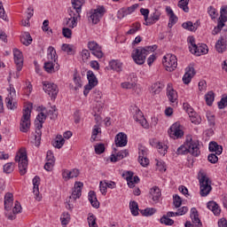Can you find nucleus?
I'll return each mask as SVG.
<instances>
[{
    "label": "nucleus",
    "instance_id": "nucleus-1",
    "mask_svg": "<svg viewBox=\"0 0 227 227\" xmlns=\"http://www.w3.org/2000/svg\"><path fill=\"white\" fill-rule=\"evenodd\" d=\"M176 155H187L191 153L193 157H199L201 152L200 151V141L193 140L192 137H188L184 145L177 148Z\"/></svg>",
    "mask_w": 227,
    "mask_h": 227
},
{
    "label": "nucleus",
    "instance_id": "nucleus-2",
    "mask_svg": "<svg viewBox=\"0 0 227 227\" xmlns=\"http://www.w3.org/2000/svg\"><path fill=\"white\" fill-rule=\"evenodd\" d=\"M33 109V103H29L23 109V115L20 123V132H29V129H31V111Z\"/></svg>",
    "mask_w": 227,
    "mask_h": 227
},
{
    "label": "nucleus",
    "instance_id": "nucleus-3",
    "mask_svg": "<svg viewBox=\"0 0 227 227\" xmlns=\"http://www.w3.org/2000/svg\"><path fill=\"white\" fill-rule=\"evenodd\" d=\"M104 15H106V7L99 5L96 9H91L89 12L88 19L92 24H98Z\"/></svg>",
    "mask_w": 227,
    "mask_h": 227
},
{
    "label": "nucleus",
    "instance_id": "nucleus-4",
    "mask_svg": "<svg viewBox=\"0 0 227 227\" xmlns=\"http://www.w3.org/2000/svg\"><path fill=\"white\" fill-rule=\"evenodd\" d=\"M15 162H19V170L21 176L27 173V152L20 150V154L15 156Z\"/></svg>",
    "mask_w": 227,
    "mask_h": 227
},
{
    "label": "nucleus",
    "instance_id": "nucleus-5",
    "mask_svg": "<svg viewBox=\"0 0 227 227\" xmlns=\"http://www.w3.org/2000/svg\"><path fill=\"white\" fill-rule=\"evenodd\" d=\"M84 3V0H72L73 9L69 8L68 10L70 19H74L75 20H77V19H81V12Z\"/></svg>",
    "mask_w": 227,
    "mask_h": 227
},
{
    "label": "nucleus",
    "instance_id": "nucleus-6",
    "mask_svg": "<svg viewBox=\"0 0 227 227\" xmlns=\"http://www.w3.org/2000/svg\"><path fill=\"white\" fill-rule=\"evenodd\" d=\"M199 181L200 185V196L205 198V196H208L212 191V181H210V178L204 174H201V177Z\"/></svg>",
    "mask_w": 227,
    "mask_h": 227
},
{
    "label": "nucleus",
    "instance_id": "nucleus-7",
    "mask_svg": "<svg viewBox=\"0 0 227 227\" xmlns=\"http://www.w3.org/2000/svg\"><path fill=\"white\" fill-rule=\"evenodd\" d=\"M162 63L166 67L167 72H174V70L178 67V59H176V56L173 54L164 56Z\"/></svg>",
    "mask_w": 227,
    "mask_h": 227
},
{
    "label": "nucleus",
    "instance_id": "nucleus-8",
    "mask_svg": "<svg viewBox=\"0 0 227 227\" xmlns=\"http://www.w3.org/2000/svg\"><path fill=\"white\" fill-rule=\"evenodd\" d=\"M131 56L137 65H145V61H146V56H148V53L144 47H139L133 51Z\"/></svg>",
    "mask_w": 227,
    "mask_h": 227
},
{
    "label": "nucleus",
    "instance_id": "nucleus-9",
    "mask_svg": "<svg viewBox=\"0 0 227 227\" xmlns=\"http://www.w3.org/2000/svg\"><path fill=\"white\" fill-rule=\"evenodd\" d=\"M87 78H88L89 83L84 86V90H83V95L85 97H88V94L90 93V91H91V90H93V88H95V86L98 84V80L97 79V76L95 75L93 71L90 70L87 72Z\"/></svg>",
    "mask_w": 227,
    "mask_h": 227
},
{
    "label": "nucleus",
    "instance_id": "nucleus-10",
    "mask_svg": "<svg viewBox=\"0 0 227 227\" xmlns=\"http://www.w3.org/2000/svg\"><path fill=\"white\" fill-rule=\"evenodd\" d=\"M43 90L49 95V97H51V100H56V97H58V93H59L58 85L50 82H43Z\"/></svg>",
    "mask_w": 227,
    "mask_h": 227
},
{
    "label": "nucleus",
    "instance_id": "nucleus-11",
    "mask_svg": "<svg viewBox=\"0 0 227 227\" xmlns=\"http://www.w3.org/2000/svg\"><path fill=\"white\" fill-rule=\"evenodd\" d=\"M168 133L172 139H180L184 137V130H182V125L180 122H175L172 124Z\"/></svg>",
    "mask_w": 227,
    "mask_h": 227
},
{
    "label": "nucleus",
    "instance_id": "nucleus-12",
    "mask_svg": "<svg viewBox=\"0 0 227 227\" xmlns=\"http://www.w3.org/2000/svg\"><path fill=\"white\" fill-rule=\"evenodd\" d=\"M122 177L126 179L128 182V186L130 189H133V187H136V184H139V176H135L134 172L132 171H126L122 174Z\"/></svg>",
    "mask_w": 227,
    "mask_h": 227
},
{
    "label": "nucleus",
    "instance_id": "nucleus-13",
    "mask_svg": "<svg viewBox=\"0 0 227 227\" xmlns=\"http://www.w3.org/2000/svg\"><path fill=\"white\" fill-rule=\"evenodd\" d=\"M190 52L195 56H201V54H208V46L205 43L194 44L193 48L189 46Z\"/></svg>",
    "mask_w": 227,
    "mask_h": 227
},
{
    "label": "nucleus",
    "instance_id": "nucleus-14",
    "mask_svg": "<svg viewBox=\"0 0 227 227\" xmlns=\"http://www.w3.org/2000/svg\"><path fill=\"white\" fill-rule=\"evenodd\" d=\"M88 47L90 51H91V53L93 56L100 59L101 58H104V52H102V47L98 45V43L95 41H90L88 43Z\"/></svg>",
    "mask_w": 227,
    "mask_h": 227
},
{
    "label": "nucleus",
    "instance_id": "nucleus-15",
    "mask_svg": "<svg viewBox=\"0 0 227 227\" xmlns=\"http://www.w3.org/2000/svg\"><path fill=\"white\" fill-rule=\"evenodd\" d=\"M148 149L146 147H141L138 152V162L143 168H146L150 164L148 160Z\"/></svg>",
    "mask_w": 227,
    "mask_h": 227
},
{
    "label": "nucleus",
    "instance_id": "nucleus-16",
    "mask_svg": "<svg viewBox=\"0 0 227 227\" xmlns=\"http://www.w3.org/2000/svg\"><path fill=\"white\" fill-rule=\"evenodd\" d=\"M13 55L17 70L18 72H20V70H22V67H24V56L19 49H14Z\"/></svg>",
    "mask_w": 227,
    "mask_h": 227
},
{
    "label": "nucleus",
    "instance_id": "nucleus-17",
    "mask_svg": "<svg viewBox=\"0 0 227 227\" xmlns=\"http://www.w3.org/2000/svg\"><path fill=\"white\" fill-rule=\"evenodd\" d=\"M84 186V184L82 182H76L74 186V190L72 192L71 196L69 197V200H72L75 201L76 200H79L82 194V187Z\"/></svg>",
    "mask_w": 227,
    "mask_h": 227
},
{
    "label": "nucleus",
    "instance_id": "nucleus-18",
    "mask_svg": "<svg viewBox=\"0 0 227 227\" xmlns=\"http://www.w3.org/2000/svg\"><path fill=\"white\" fill-rule=\"evenodd\" d=\"M80 173L81 172L77 168H73L71 170L63 169L62 170V177L64 178V180L66 182H67V180H72V178H77V176H79Z\"/></svg>",
    "mask_w": 227,
    "mask_h": 227
},
{
    "label": "nucleus",
    "instance_id": "nucleus-19",
    "mask_svg": "<svg viewBox=\"0 0 227 227\" xmlns=\"http://www.w3.org/2000/svg\"><path fill=\"white\" fill-rule=\"evenodd\" d=\"M160 15H162V12L155 9L153 12L150 14V17L148 18L147 22L144 23L145 26H153V24H156V22H159V20H160Z\"/></svg>",
    "mask_w": 227,
    "mask_h": 227
},
{
    "label": "nucleus",
    "instance_id": "nucleus-20",
    "mask_svg": "<svg viewBox=\"0 0 227 227\" xmlns=\"http://www.w3.org/2000/svg\"><path fill=\"white\" fill-rule=\"evenodd\" d=\"M194 75H196V71L194 70V67L190 65L188 67L185 68V74L183 76V82L184 84H189Z\"/></svg>",
    "mask_w": 227,
    "mask_h": 227
},
{
    "label": "nucleus",
    "instance_id": "nucleus-21",
    "mask_svg": "<svg viewBox=\"0 0 227 227\" xmlns=\"http://www.w3.org/2000/svg\"><path fill=\"white\" fill-rule=\"evenodd\" d=\"M115 146L117 147H123V146H127V143H129L128 137H127V134L123 133V132H120L119 134H117L115 136Z\"/></svg>",
    "mask_w": 227,
    "mask_h": 227
},
{
    "label": "nucleus",
    "instance_id": "nucleus-22",
    "mask_svg": "<svg viewBox=\"0 0 227 227\" xmlns=\"http://www.w3.org/2000/svg\"><path fill=\"white\" fill-rule=\"evenodd\" d=\"M42 129H43V122L35 121V146H39L42 141Z\"/></svg>",
    "mask_w": 227,
    "mask_h": 227
},
{
    "label": "nucleus",
    "instance_id": "nucleus-23",
    "mask_svg": "<svg viewBox=\"0 0 227 227\" xmlns=\"http://www.w3.org/2000/svg\"><path fill=\"white\" fill-rule=\"evenodd\" d=\"M166 12L168 15H169L168 27H169L171 29V27H173V26H175V24H176V22H178V17H176V15L173 12V9H171L170 6L166 7Z\"/></svg>",
    "mask_w": 227,
    "mask_h": 227
},
{
    "label": "nucleus",
    "instance_id": "nucleus-24",
    "mask_svg": "<svg viewBox=\"0 0 227 227\" xmlns=\"http://www.w3.org/2000/svg\"><path fill=\"white\" fill-rule=\"evenodd\" d=\"M190 217L192 219V223H193L196 227L203 226V223H201V220L200 219V214L198 213V209H196V207H192L191 209Z\"/></svg>",
    "mask_w": 227,
    "mask_h": 227
},
{
    "label": "nucleus",
    "instance_id": "nucleus-25",
    "mask_svg": "<svg viewBox=\"0 0 227 227\" xmlns=\"http://www.w3.org/2000/svg\"><path fill=\"white\" fill-rule=\"evenodd\" d=\"M33 185H34V194L35 196V200L37 201H41L42 200V196H40V176H35L34 178H33Z\"/></svg>",
    "mask_w": 227,
    "mask_h": 227
},
{
    "label": "nucleus",
    "instance_id": "nucleus-26",
    "mask_svg": "<svg viewBox=\"0 0 227 227\" xmlns=\"http://www.w3.org/2000/svg\"><path fill=\"white\" fill-rule=\"evenodd\" d=\"M137 8H139V4H135L128 7L127 9L122 10V12H119L117 17H118V19H123V17H125V15L134 13V12H136V10H137Z\"/></svg>",
    "mask_w": 227,
    "mask_h": 227
},
{
    "label": "nucleus",
    "instance_id": "nucleus-27",
    "mask_svg": "<svg viewBox=\"0 0 227 227\" xmlns=\"http://www.w3.org/2000/svg\"><path fill=\"white\" fill-rule=\"evenodd\" d=\"M89 201L93 208H100V202L97 199V193L94 191H90L88 195Z\"/></svg>",
    "mask_w": 227,
    "mask_h": 227
},
{
    "label": "nucleus",
    "instance_id": "nucleus-28",
    "mask_svg": "<svg viewBox=\"0 0 227 227\" xmlns=\"http://www.w3.org/2000/svg\"><path fill=\"white\" fill-rule=\"evenodd\" d=\"M129 155V150H122L116 153V155L112 154L110 157L111 162H118V160H121V159H125Z\"/></svg>",
    "mask_w": 227,
    "mask_h": 227
},
{
    "label": "nucleus",
    "instance_id": "nucleus-29",
    "mask_svg": "<svg viewBox=\"0 0 227 227\" xmlns=\"http://www.w3.org/2000/svg\"><path fill=\"white\" fill-rule=\"evenodd\" d=\"M167 97L172 104H175L176 100H178V94L176 93V90L171 89V86L168 84L167 88Z\"/></svg>",
    "mask_w": 227,
    "mask_h": 227
},
{
    "label": "nucleus",
    "instance_id": "nucleus-30",
    "mask_svg": "<svg viewBox=\"0 0 227 227\" xmlns=\"http://www.w3.org/2000/svg\"><path fill=\"white\" fill-rule=\"evenodd\" d=\"M208 149L209 152H215L216 155L223 153V145H220L217 142H210Z\"/></svg>",
    "mask_w": 227,
    "mask_h": 227
},
{
    "label": "nucleus",
    "instance_id": "nucleus-31",
    "mask_svg": "<svg viewBox=\"0 0 227 227\" xmlns=\"http://www.w3.org/2000/svg\"><path fill=\"white\" fill-rule=\"evenodd\" d=\"M162 90H164V83L157 82L152 85L151 93L152 95H159Z\"/></svg>",
    "mask_w": 227,
    "mask_h": 227
},
{
    "label": "nucleus",
    "instance_id": "nucleus-32",
    "mask_svg": "<svg viewBox=\"0 0 227 227\" xmlns=\"http://www.w3.org/2000/svg\"><path fill=\"white\" fill-rule=\"evenodd\" d=\"M20 42L23 45H31L33 43V37H31V34L29 32H25L20 36Z\"/></svg>",
    "mask_w": 227,
    "mask_h": 227
},
{
    "label": "nucleus",
    "instance_id": "nucleus-33",
    "mask_svg": "<svg viewBox=\"0 0 227 227\" xmlns=\"http://www.w3.org/2000/svg\"><path fill=\"white\" fill-rule=\"evenodd\" d=\"M207 207L209 210H212L215 215H219L221 214V207H219V205H217L215 201L211 200L207 202Z\"/></svg>",
    "mask_w": 227,
    "mask_h": 227
},
{
    "label": "nucleus",
    "instance_id": "nucleus-34",
    "mask_svg": "<svg viewBox=\"0 0 227 227\" xmlns=\"http://www.w3.org/2000/svg\"><path fill=\"white\" fill-rule=\"evenodd\" d=\"M150 194L152 195L153 201H155L156 203L159 201L160 196L162 195L160 189L157 186H154L151 189Z\"/></svg>",
    "mask_w": 227,
    "mask_h": 227
},
{
    "label": "nucleus",
    "instance_id": "nucleus-35",
    "mask_svg": "<svg viewBox=\"0 0 227 227\" xmlns=\"http://www.w3.org/2000/svg\"><path fill=\"white\" fill-rule=\"evenodd\" d=\"M215 49L217 52H220V53H223L226 51V40H224V37L221 36L220 40L216 42Z\"/></svg>",
    "mask_w": 227,
    "mask_h": 227
},
{
    "label": "nucleus",
    "instance_id": "nucleus-36",
    "mask_svg": "<svg viewBox=\"0 0 227 227\" xmlns=\"http://www.w3.org/2000/svg\"><path fill=\"white\" fill-rule=\"evenodd\" d=\"M47 58L48 59L54 61V63L58 61V54L56 53V49H54V47L49 46Z\"/></svg>",
    "mask_w": 227,
    "mask_h": 227
},
{
    "label": "nucleus",
    "instance_id": "nucleus-37",
    "mask_svg": "<svg viewBox=\"0 0 227 227\" xmlns=\"http://www.w3.org/2000/svg\"><path fill=\"white\" fill-rule=\"evenodd\" d=\"M63 145H65V138L63 136L57 135L56 139L52 142V145L54 148H63Z\"/></svg>",
    "mask_w": 227,
    "mask_h": 227
},
{
    "label": "nucleus",
    "instance_id": "nucleus-38",
    "mask_svg": "<svg viewBox=\"0 0 227 227\" xmlns=\"http://www.w3.org/2000/svg\"><path fill=\"white\" fill-rule=\"evenodd\" d=\"M129 210L132 215H139V205H137V202H136V200L129 202Z\"/></svg>",
    "mask_w": 227,
    "mask_h": 227
},
{
    "label": "nucleus",
    "instance_id": "nucleus-39",
    "mask_svg": "<svg viewBox=\"0 0 227 227\" xmlns=\"http://www.w3.org/2000/svg\"><path fill=\"white\" fill-rule=\"evenodd\" d=\"M5 103L7 108H9L11 111H15V109H17V102H13V98L12 96H8L5 98Z\"/></svg>",
    "mask_w": 227,
    "mask_h": 227
},
{
    "label": "nucleus",
    "instance_id": "nucleus-40",
    "mask_svg": "<svg viewBox=\"0 0 227 227\" xmlns=\"http://www.w3.org/2000/svg\"><path fill=\"white\" fill-rule=\"evenodd\" d=\"M109 65L112 70H115V72H121L122 64L119 60H112L109 62Z\"/></svg>",
    "mask_w": 227,
    "mask_h": 227
},
{
    "label": "nucleus",
    "instance_id": "nucleus-41",
    "mask_svg": "<svg viewBox=\"0 0 227 227\" xmlns=\"http://www.w3.org/2000/svg\"><path fill=\"white\" fill-rule=\"evenodd\" d=\"M54 60H50L44 63V70L48 73V74H54V72H56V70H54Z\"/></svg>",
    "mask_w": 227,
    "mask_h": 227
},
{
    "label": "nucleus",
    "instance_id": "nucleus-42",
    "mask_svg": "<svg viewBox=\"0 0 227 227\" xmlns=\"http://www.w3.org/2000/svg\"><path fill=\"white\" fill-rule=\"evenodd\" d=\"M178 8H181L185 13H189V0H180L177 4Z\"/></svg>",
    "mask_w": 227,
    "mask_h": 227
},
{
    "label": "nucleus",
    "instance_id": "nucleus-43",
    "mask_svg": "<svg viewBox=\"0 0 227 227\" xmlns=\"http://www.w3.org/2000/svg\"><path fill=\"white\" fill-rule=\"evenodd\" d=\"M141 30V23L136 22L131 25V28L127 32V35H136L137 31Z\"/></svg>",
    "mask_w": 227,
    "mask_h": 227
},
{
    "label": "nucleus",
    "instance_id": "nucleus-44",
    "mask_svg": "<svg viewBox=\"0 0 227 227\" xmlns=\"http://www.w3.org/2000/svg\"><path fill=\"white\" fill-rule=\"evenodd\" d=\"M160 223L161 224H165V226H173V224H175V221L166 216V215H162V217L160 219Z\"/></svg>",
    "mask_w": 227,
    "mask_h": 227
},
{
    "label": "nucleus",
    "instance_id": "nucleus-45",
    "mask_svg": "<svg viewBox=\"0 0 227 227\" xmlns=\"http://www.w3.org/2000/svg\"><path fill=\"white\" fill-rule=\"evenodd\" d=\"M207 106H212L214 104V100L215 98V94L214 91H209L207 94L205 95Z\"/></svg>",
    "mask_w": 227,
    "mask_h": 227
},
{
    "label": "nucleus",
    "instance_id": "nucleus-46",
    "mask_svg": "<svg viewBox=\"0 0 227 227\" xmlns=\"http://www.w3.org/2000/svg\"><path fill=\"white\" fill-rule=\"evenodd\" d=\"M155 212H157V209L153 207H147L145 209L140 210V214H142V215H144L145 217H149L150 215H153Z\"/></svg>",
    "mask_w": 227,
    "mask_h": 227
},
{
    "label": "nucleus",
    "instance_id": "nucleus-47",
    "mask_svg": "<svg viewBox=\"0 0 227 227\" xmlns=\"http://www.w3.org/2000/svg\"><path fill=\"white\" fill-rule=\"evenodd\" d=\"M189 118L192 123H194V125H200V123H201V116H200V114H198L197 113L191 114Z\"/></svg>",
    "mask_w": 227,
    "mask_h": 227
},
{
    "label": "nucleus",
    "instance_id": "nucleus-48",
    "mask_svg": "<svg viewBox=\"0 0 227 227\" xmlns=\"http://www.w3.org/2000/svg\"><path fill=\"white\" fill-rule=\"evenodd\" d=\"M88 223L90 227H98L97 224V217L92 213H89Z\"/></svg>",
    "mask_w": 227,
    "mask_h": 227
},
{
    "label": "nucleus",
    "instance_id": "nucleus-49",
    "mask_svg": "<svg viewBox=\"0 0 227 227\" xmlns=\"http://www.w3.org/2000/svg\"><path fill=\"white\" fill-rule=\"evenodd\" d=\"M182 27H184V29H187L188 31H196V29H198V27H195L192 21L183 23Z\"/></svg>",
    "mask_w": 227,
    "mask_h": 227
},
{
    "label": "nucleus",
    "instance_id": "nucleus-50",
    "mask_svg": "<svg viewBox=\"0 0 227 227\" xmlns=\"http://www.w3.org/2000/svg\"><path fill=\"white\" fill-rule=\"evenodd\" d=\"M105 103L106 101H99L98 103H96L95 108H94V114H100L104 110Z\"/></svg>",
    "mask_w": 227,
    "mask_h": 227
},
{
    "label": "nucleus",
    "instance_id": "nucleus-51",
    "mask_svg": "<svg viewBox=\"0 0 227 227\" xmlns=\"http://www.w3.org/2000/svg\"><path fill=\"white\" fill-rule=\"evenodd\" d=\"M61 224L63 226H67L70 223V214L68 213H63L62 216L60 217Z\"/></svg>",
    "mask_w": 227,
    "mask_h": 227
},
{
    "label": "nucleus",
    "instance_id": "nucleus-52",
    "mask_svg": "<svg viewBox=\"0 0 227 227\" xmlns=\"http://www.w3.org/2000/svg\"><path fill=\"white\" fill-rule=\"evenodd\" d=\"M93 98L96 103H99L105 100L102 98V92L100 90H95L93 92Z\"/></svg>",
    "mask_w": 227,
    "mask_h": 227
},
{
    "label": "nucleus",
    "instance_id": "nucleus-53",
    "mask_svg": "<svg viewBox=\"0 0 227 227\" xmlns=\"http://www.w3.org/2000/svg\"><path fill=\"white\" fill-rule=\"evenodd\" d=\"M156 148H157L159 153H160V155H164L165 153H168V147L166 145H162V143L156 144Z\"/></svg>",
    "mask_w": 227,
    "mask_h": 227
},
{
    "label": "nucleus",
    "instance_id": "nucleus-54",
    "mask_svg": "<svg viewBox=\"0 0 227 227\" xmlns=\"http://www.w3.org/2000/svg\"><path fill=\"white\" fill-rule=\"evenodd\" d=\"M47 115L50 116L51 120H56V118H58L56 106H51V109L47 112Z\"/></svg>",
    "mask_w": 227,
    "mask_h": 227
},
{
    "label": "nucleus",
    "instance_id": "nucleus-55",
    "mask_svg": "<svg viewBox=\"0 0 227 227\" xmlns=\"http://www.w3.org/2000/svg\"><path fill=\"white\" fill-rule=\"evenodd\" d=\"M173 205L176 208H180L182 207V198H180L178 195L173 196Z\"/></svg>",
    "mask_w": 227,
    "mask_h": 227
},
{
    "label": "nucleus",
    "instance_id": "nucleus-56",
    "mask_svg": "<svg viewBox=\"0 0 227 227\" xmlns=\"http://www.w3.org/2000/svg\"><path fill=\"white\" fill-rule=\"evenodd\" d=\"M8 203H13V193L7 192L4 196V205L8 208Z\"/></svg>",
    "mask_w": 227,
    "mask_h": 227
},
{
    "label": "nucleus",
    "instance_id": "nucleus-57",
    "mask_svg": "<svg viewBox=\"0 0 227 227\" xmlns=\"http://www.w3.org/2000/svg\"><path fill=\"white\" fill-rule=\"evenodd\" d=\"M66 26H67V27H71V29H74V27H77V20H75V18H68L67 20Z\"/></svg>",
    "mask_w": 227,
    "mask_h": 227
},
{
    "label": "nucleus",
    "instance_id": "nucleus-58",
    "mask_svg": "<svg viewBox=\"0 0 227 227\" xmlns=\"http://www.w3.org/2000/svg\"><path fill=\"white\" fill-rule=\"evenodd\" d=\"M104 152H106V145H104V144H98L95 145V153L98 155L104 153Z\"/></svg>",
    "mask_w": 227,
    "mask_h": 227
},
{
    "label": "nucleus",
    "instance_id": "nucleus-59",
    "mask_svg": "<svg viewBox=\"0 0 227 227\" xmlns=\"http://www.w3.org/2000/svg\"><path fill=\"white\" fill-rule=\"evenodd\" d=\"M61 50L64 52H67V54H74V49L72 48V45H70V44L63 43Z\"/></svg>",
    "mask_w": 227,
    "mask_h": 227
},
{
    "label": "nucleus",
    "instance_id": "nucleus-60",
    "mask_svg": "<svg viewBox=\"0 0 227 227\" xmlns=\"http://www.w3.org/2000/svg\"><path fill=\"white\" fill-rule=\"evenodd\" d=\"M145 116L143 115V112H141V110H139L138 108L135 109V114L133 115V118L136 121H139L142 118H144Z\"/></svg>",
    "mask_w": 227,
    "mask_h": 227
},
{
    "label": "nucleus",
    "instance_id": "nucleus-61",
    "mask_svg": "<svg viewBox=\"0 0 227 227\" xmlns=\"http://www.w3.org/2000/svg\"><path fill=\"white\" fill-rule=\"evenodd\" d=\"M207 160L211 164H215L218 162L219 158L217 157L216 153H211L207 156Z\"/></svg>",
    "mask_w": 227,
    "mask_h": 227
},
{
    "label": "nucleus",
    "instance_id": "nucleus-62",
    "mask_svg": "<svg viewBox=\"0 0 227 227\" xmlns=\"http://www.w3.org/2000/svg\"><path fill=\"white\" fill-rule=\"evenodd\" d=\"M220 17L223 22H227V7L223 6L222 7V10L220 12Z\"/></svg>",
    "mask_w": 227,
    "mask_h": 227
},
{
    "label": "nucleus",
    "instance_id": "nucleus-63",
    "mask_svg": "<svg viewBox=\"0 0 227 227\" xmlns=\"http://www.w3.org/2000/svg\"><path fill=\"white\" fill-rule=\"evenodd\" d=\"M62 34L65 38H72V29L68 27H64L62 29Z\"/></svg>",
    "mask_w": 227,
    "mask_h": 227
},
{
    "label": "nucleus",
    "instance_id": "nucleus-64",
    "mask_svg": "<svg viewBox=\"0 0 227 227\" xmlns=\"http://www.w3.org/2000/svg\"><path fill=\"white\" fill-rule=\"evenodd\" d=\"M227 106V96L222 98L221 100L218 102V109H224Z\"/></svg>",
    "mask_w": 227,
    "mask_h": 227
}]
</instances>
